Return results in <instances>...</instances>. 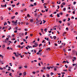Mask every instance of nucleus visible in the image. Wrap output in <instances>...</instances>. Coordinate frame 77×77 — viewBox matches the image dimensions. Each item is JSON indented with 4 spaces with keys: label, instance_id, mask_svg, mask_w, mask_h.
I'll return each instance as SVG.
<instances>
[{
    "label": "nucleus",
    "instance_id": "864d4df0",
    "mask_svg": "<svg viewBox=\"0 0 77 77\" xmlns=\"http://www.w3.org/2000/svg\"><path fill=\"white\" fill-rule=\"evenodd\" d=\"M73 59L74 60H75L76 59V58L75 57H73Z\"/></svg>",
    "mask_w": 77,
    "mask_h": 77
},
{
    "label": "nucleus",
    "instance_id": "9d476101",
    "mask_svg": "<svg viewBox=\"0 0 77 77\" xmlns=\"http://www.w3.org/2000/svg\"><path fill=\"white\" fill-rule=\"evenodd\" d=\"M44 31H45V32H47V29L46 28V29H45Z\"/></svg>",
    "mask_w": 77,
    "mask_h": 77
},
{
    "label": "nucleus",
    "instance_id": "052dcab7",
    "mask_svg": "<svg viewBox=\"0 0 77 77\" xmlns=\"http://www.w3.org/2000/svg\"><path fill=\"white\" fill-rule=\"evenodd\" d=\"M37 41H39V38H37Z\"/></svg>",
    "mask_w": 77,
    "mask_h": 77
},
{
    "label": "nucleus",
    "instance_id": "c9c22d12",
    "mask_svg": "<svg viewBox=\"0 0 77 77\" xmlns=\"http://www.w3.org/2000/svg\"><path fill=\"white\" fill-rule=\"evenodd\" d=\"M15 56H16V57H18L19 56H18V55L17 54H16V55H15Z\"/></svg>",
    "mask_w": 77,
    "mask_h": 77
},
{
    "label": "nucleus",
    "instance_id": "a18cd8bd",
    "mask_svg": "<svg viewBox=\"0 0 77 77\" xmlns=\"http://www.w3.org/2000/svg\"><path fill=\"white\" fill-rule=\"evenodd\" d=\"M7 50H9L10 49V48H9V47H8L7 48Z\"/></svg>",
    "mask_w": 77,
    "mask_h": 77
},
{
    "label": "nucleus",
    "instance_id": "ea45409f",
    "mask_svg": "<svg viewBox=\"0 0 77 77\" xmlns=\"http://www.w3.org/2000/svg\"><path fill=\"white\" fill-rule=\"evenodd\" d=\"M57 7H58V8H57V9H59V8H60V7L58 5L57 6Z\"/></svg>",
    "mask_w": 77,
    "mask_h": 77
},
{
    "label": "nucleus",
    "instance_id": "5fc2aeb1",
    "mask_svg": "<svg viewBox=\"0 0 77 77\" xmlns=\"http://www.w3.org/2000/svg\"><path fill=\"white\" fill-rule=\"evenodd\" d=\"M7 23H9V24H10L11 23V22L9 21H8L7 22Z\"/></svg>",
    "mask_w": 77,
    "mask_h": 77
},
{
    "label": "nucleus",
    "instance_id": "423d86ee",
    "mask_svg": "<svg viewBox=\"0 0 77 77\" xmlns=\"http://www.w3.org/2000/svg\"><path fill=\"white\" fill-rule=\"evenodd\" d=\"M17 21H18V20H16L15 21V26H16V25H17Z\"/></svg>",
    "mask_w": 77,
    "mask_h": 77
},
{
    "label": "nucleus",
    "instance_id": "49530a36",
    "mask_svg": "<svg viewBox=\"0 0 77 77\" xmlns=\"http://www.w3.org/2000/svg\"><path fill=\"white\" fill-rule=\"evenodd\" d=\"M36 24H37V25H39V23H38V22H36Z\"/></svg>",
    "mask_w": 77,
    "mask_h": 77
},
{
    "label": "nucleus",
    "instance_id": "a211bd4d",
    "mask_svg": "<svg viewBox=\"0 0 77 77\" xmlns=\"http://www.w3.org/2000/svg\"><path fill=\"white\" fill-rule=\"evenodd\" d=\"M1 19L2 20H3V17L2 16L1 17Z\"/></svg>",
    "mask_w": 77,
    "mask_h": 77
},
{
    "label": "nucleus",
    "instance_id": "603ef678",
    "mask_svg": "<svg viewBox=\"0 0 77 77\" xmlns=\"http://www.w3.org/2000/svg\"><path fill=\"white\" fill-rule=\"evenodd\" d=\"M24 44V42H22V43H20L21 45H23Z\"/></svg>",
    "mask_w": 77,
    "mask_h": 77
},
{
    "label": "nucleus",
    "instance_id": "13d9d810",
    "mask_svg": "<svg viewBox=\"0 0 77 77\" xmlns=\"http://www.w3.org/2000/svg\"><path fill=\"white\" fill-rule=\"evenodd\" d=\"M21 68H22V67H19L18 68V69H21Z\"/></svg>",
    "mask_w": 77,
    "mask_h": 77
},
{
    "label": "nucleus",
    "instance_id": "8fccbe9b",
    "mask_svg": "<svg viewBox=\"0 0 77 77\" xmlns=\"http://www.w3.org/2000/svg\"><path fill=\"white\" fill-rule=\"evenodd\" d=\"M67 21H70V18H68V20H67Z\"/></svg>",
    "mask_w": 77,
    "mask_h": 77
},
{
    "label": "nucleus",
    "instance_id": "58836bf2",
    "mask_svg": "<svg viewBox=\"0 0 77 77\" xmlns=\"http://www.w3.org/2000/svg\"><path fill=\"white\" fill-rule=\"evenodd\" d=\"M45 12V11H43V10H42V12Z\"/></svg>",
    "mask_w": 77,
    "mask_h": 77
},
{
    "label": "nucleus",
    "instance_id": "4d7b16f0",
    "mask_svg": "<svg viewBox=\"0 0 77 77\" xmlns=\"http://www.w3.org/2000/svg\"><path fill=\"white\" fill-rule=\"evenodd\" d=\"M36 72H35V71H34L33 72H32V73L34 74H35V73Z\"/></svg>",
    "mask_w": 77,
    "mask_h": 77
},
{
    "label": "nucleus",
    "instance_id": "e2e57ef3",
    "mask_svg": "<svg viewBox=\"0 0 77 77\" xmlns=\"http://www.w3.org/2000/svg\"><path fill=\"white\" fill-rule=\"evenodd\" d=\"M18 12H16L15 13V15H18Z\"/></svg>",
    "mask_w": 77,
    "mask_h": 77
},
{
    "label": "nucleus",
    "instance_id": "2f4dec72",
    "mask_svg": "<svg viewBox=\"0 0 77 77\" xmlns=\"http://www.w3.org/2000/svg\"><path fill=\"white\" fill-rule=\"evenodd\" d=\"M18 27H16L15 28L16 30H18Z\"/></svg>",
    "mask_w": 77,
    "mask_h": 77
},
{
    "label": "nucleus",
    "instance_id": "b1692460",
    "mask_svg": "<svg viewBox=\"0 0 77 77\" xmlns=\"http://www.w3.org/2000/svg\"><path fill=\"white\" fill-rule=\"evenodd\" d=\"M5 45H3V46H2V48H5Z\"/></svg>",
    "mask_w": 77,
    "mask_h": 77
},
{
    "label": "nucleus",
    "instance_id": "f257e3e1",
    "mask_svg": "<svg viewBox=\"0 0 77 77\" xmlns=\"http://www.w3.org/2000/svg\"><path fill=\"white\" fill-rule=\"evenodd\" d=\"M8 40H9V38H7L6 39H5V41L4 42H5V43H7V42H8Z\"/></svg>",
    "mask_w": 77,
    "mask_h": 77
},
{
    "label": "nucleus",
    "instance_id": "79ce46f5",
    "mask_svg": "<svg viewBox=\"0 0 77 77\" xmlns=\"http://www.w3.org/2000/svg\"><path fill=\"white\" fill-rule=\"evenodd\" d=\"M47 77H50V75H49V74H48L47 75Z\"/></svg>",
    "mask_w": 77,
    "mask_h": 77
},
{
    "label": "nucleus",
    "instance_id": "7c9ffc66",
    "mask_svg": "<svg viewBox=\"0 0 77 77\" xmlns=\"http://www.w3.org/2000/svg\"><path fill=\"white\" fill-rule=\"evenodd\" d=\"M53 38H54V39H56V36H54Z\"/></svg>",
    "mask_w": 77,
    "mask_h": 77
},
{
    "label": "nucleus",
    "instance_id": "f8f14e48",
    "mask_svg": "<svg viewBox=\"0 0 77 77\" xmlns=\"http://www.w3.org/2000/svg\"><path fill=\"white\" fill-rule=\"evenodd\" d=\"M59 15H63V13L62 12H61L60 13V14H59Z\"/></svg>",
    "mask_w": 77,
    "mask_h": 77
},
{
    "label": "nucleus",
    "instance_id": "a878e982",
    "mask_svg": "<svg viewBox=\"0 0 77 77\" xmlns=\"http://www.w3.org/2000/svg\"><path fill=\"white\" fill-rule=\"evenodd\" d=\"M30 21L31 23H32L33 22V19L30 20Z\"/></svg>",
    "mask_w": 77,
    "mask_h": 77
},
{
    "label": "nucleus",
    "instance_id": "1a4fd4ad",
    "mask_svg": "<svg viewBox=\"0 0 77 77\" xmlns=\"http://www.w3.org/2000/svg\"><path fill=\"white\" fill-rule=\"evenodd\" d=\"M50 50L51 49H50V48H47L46 49L47 50Z\"/></svg>",
    "mask_w": 77,
    "mask_h": 77
},
{
    "label": "nucleus",
    "instance_id": "338daca9",
    "mask_svg": "<svg viewBox=\"0 0 77 77\" xmlns=\"http://www.w3.org/2000/svg\"><path fill=\"white\" fill-rule=\"evenodd\" d=\"M48 43H49V44H48L49 45H50V42L49 41L48 42Z\"/></svg>",
    "mask_w": 77,
    "mask_h": 77
},
{
    "label": "nucleus",
    "instance_id": "4468645a",
    "mask_svg": "<svg viewBox=\"0 0 77 77\" xmlns=\"http://www.w3.org/2000/svg\"><path fill=\"white\" fill-rule=\"evenodd\" d=\"M47 69H50V67H47Z\"/></svg>",
    "mask_w": 77,
    "mask_h": 77
},
{
    "label": "nucleus",
    "instance_id": "2eb2a0df",
    "mask_svg": "<svg viewBox=\"0 0 77 77\" xmlns=\"http://www.w3.org/2000/svg\"><path fill=\"white\" fill-rule=\"evenodd\" d=\"M45 67H42V69H45Z\"/></svg>",
    "mask_w": 77,
    "mask_h": 77
},
{
    "label": "nucleus",
    "instance_id": "20e7f679",
    "mask_svg": "<svg viewBox=\"0 0 77 77\" xmlns=\"http://www.w3.org/2000/svg\"><path fill=\"white\" fill-rule=\"evenodd\" d=\"M71 67H70L69 68L68 70L70 71V72H71Z\"/></svg>",
    "mask_w": 77,
    "mask_h": 77
},
{
    "label": "nucleus",
    "instance_id": "6ab92c4d",
    "mask_svg": "<svg viewBox=\"0 0 77 77\" xmlns=\"http://www.w3.org/2000/svg\"><path fill=\"white\" fill-rule=\"evenodd\" d=\"M9 76H12V73H11L9 74Z\"/></svg>",
    "mask_w": 77,
    "mask_h": 77
},
{
    "label": "nucleus",
    "instance_id": "39448f33",
    "mask_svg": "<svg viewBox=\"0 0 77 77\" xmlns=\"http://www.w3.org/2000/svg\"><path fill=\"white\" fill-rule=\"evenodd\" d=\"M35 45H36L37 46H38V43L37 42H35L34 43Z\"/></svg>",
    "mask_w": 77,
    "mask_h": 77
},
{
    "label": "nucleus",
    "instance_id": "c03bdc74",
    "mask_svg": "<svg viewBox=\"0 0 77 77\" xmlns=\"http://www.w3.org/2000/svg\"><path fill=\"white\" fill-rule=\"evenodd\" d=\"M24 68H27V66H24Z\"/></svg>",
    "mask_w": 77,
    "mask_h": 77
},
{
    "label": "nucleus",
    "instance_id": "37998d69",
    "mask_svg": "<svg viewBox=\"0 0 77 77\" xmlns=\"http://www.w3.org/2000/svg\"><path fill=\"white\" fill-rule=\"evenodd\" d=\"M39 72V70H38V71H37L35 72L36 73H38V72Z\"/></svg>",
    "mask_w": 77,
    "mask_h": 77
},
{
    "label": "nucleus",
    "instance_id": "aec40b11",
    "mask_svg": "<svg viewBox=\"0 0 77 77\" xmlns=\"http://www.w3.org/2000/svg\"><path fill=\"white\" fill-rule=\"evenodd\" d=\"M15 16H13L12 17H11V19H14V18H15Z\"/></svg>",
    "mask_w": 77,
    "mask_h": 77
},
{
    "label": "nucleus",
    "instance_id": "e433bc0d",
    "mask_svg": "<svg viewBox=\"0 0 77 77\" xmlns=\"http://www.w3.org/2000/svg\"><path fill=\"white\" fill-rule=\"evenodd\" d=\"M63 50L64 51V52H66V50L65 49H63Z\"/></svg>",
    "mask_w": 77,
    "mask_h": 77
},
{
    "label": "nucleus",
    "instance_id": "69168bd1",
    "mask_svg": "<svg viewBox=\"0 0 77 77\" xmlns=\"http://www.w3.org/2000/svg\"><path fill=\"white\" fill-rule=\"evenodd\" d=\"M11 29H12V28H11V27H9V28H8V30H11Z\"/></svg>",
    "mask_w": 77,
    "mask_h": 77
},
{
    "label": "nucleus",
    "instance_id": "a19ab883",
    "mask_svg": "<svg viewBox=\"0 0 77 77\" xmlns=\"http://www.w3.org/2000/svg\"><path fill=\"white\" fill-rule=\"evenodd\" d=\"M12 58L13 60H15V57H13Z\"/></svg>",
    "mask_w": 77,
    "mask_h": 77
},
{
    "label": "nucleus",
    "instance_id": "bb28decb",
    "mask_svg": "<svg viewBox=\"0 0 77 77\" xmlns=\"http://www.w3.org/2000/svg\"><path fill=\"white\" fill-rule=\"evenodd\" d=\"M57 17H60V16L59 15V14H57Z\"/></svg>",
    "mask_w": 77,
    "mask_h": 77
},
{
    "label": "nucleus",
    "instance_id": "de8ad7c7",
    "mask_svg": "<svg viewBox=\"0 0 77 77\" xmlns=\"http://www.w3.org/2000/svg\"><path fill=\"white\" fill-rule=\"evenodd\" d=\"M41 72H44V71L43 70H41Z\"/></svg>",
    "mask_w": 77,
    "mask_h": 77
},
{
    "label": "nucleus",
    "instance_id": "ddd939ff",
    "mask_svg": "<svg viewBox=\"0 0 77 77\" xmlns=\"http://www.w3.org/2000/svg\"><path fill=\"white\" fill-rule=\"evenodd\" d=\"M65 3L64 2H63L62 3V5H65Z\"/></svg>",
    "mask_w": 77,
    "mask_h": 77
},
{
    "label": "nucleus",
    "instance_id": "0e129e2a",
    "mask_svg": "<svg viewBox=\"0 0 77 77\" xmlns=\"http://www.w3.org/2000/svg\"><path fill=\"white\" fill-rule=\"evenodd\" d=\"M22 75V73H19V75Z\"/></svg>",
    "mask_w": 77,
    "mask_h": 77
},
{
    "label": "nucleus",
    "instance_id": "393cba45",
    "mask_svg": "<svg viewBox=\"0 0 77 77\" xmlns=\"http://www.w3.org/2000/svg\"><path fill=\"white\" fill-rule=\"evenodd\" d=\"M59 23H60V24H61V23H62V21L61 20L59 21Z\"/></svg>",
    "mask_w": 77,
    "mask_h": 77
},
{
    "label": "nucleus",
    "instance_id": "4be33fe9",
    "mask_svg": "<svg viewBox=\"0 0 77 77\" xmlns=\"http://www.w3.org/2000/svg\"><path fill=\"white\" fill-rule=\"evenodd\" d=\"M63 5L62 4H61V5L60 8H63Z\"/></svg>",
    "mask_w": 77,
    "mask_h": 77
},
{
    "label": "nucleus",
    "instance_id": "c756f323",
    "mask_svg": "<svg viewBox=\"0 0 77 77\" xmlns=\"http://www.w3.org/2000/svg\"><path fill=\"white\" fill-rule=\"evenodd\" d=\"M67 25L68 26H70V23H67Z\"/></svg>",
    "mask_w": 77,
    "mask_h": 77
},
{
    "label": "nucleus",
    "instance_id": "f704fd0d",
    "mask_svg": "<svg viewBox=\"0 0 77 77\" xmlns=\"http://www.w3.org/2000/svg\"><path fill=\"white\" fill-rule=\"evenodd\" d=\"M8 9H9V11H11V8H8Z\"/></svg>",
    "mask_w": 77,
    "mask_h": 77
},
{
    "label": "nucleus",
    "instance_id": "6e6d98bb",
    "mask_svg": "<svg viewBox=\"0 0 77 77\" xmlns=\"http://www.w3.org/2000/svg\"><path fill=\"white\" fill-rule=\"evenodd\" d=\"M72 13L73 14H75V11H73Z\"/></svg>",
    "mask_w": 77,
    "mask_h": 77
},
{
    "label": "nucleus",
    "instance_id": "72a5a7b5",
    "mask_svg": "<svg viewBox=\"0 0 77 77\" xmlns=\"http://www.w3.org/2000/svg\"><path fill=\"white\" fill-rule=\"evenodd\" d=\"M75 65H76V64H72V66H74Z\"/></svg>",
    "mask_w": 77,
    "mask_h": 77
},
{
    "label": "nucleus",
    "instance_id": "473e14b6",
    "mask_svg": "<svg viewBox=\"0 0 77 77\" xmlns=\"http://www.w3.org/2000/svg\"><path fill=\"white\" fill-rule=\"evenodd\" d=\"M34 16H35V17H36V16H37V13H35L34 14Z\"/></svg>",
    "mask_w": 77,
    "mask_h": 77
},
{
    "label": "nucleus",
    "instance_id": "7ed1b4c3",
    "mask_svg": "<svg viewBox=\"0 0 77 77\" xmlns=\"http://www.w3.org/2000/svg\"><path fill=\"white\" fill-rule=\"evenodd\" d=\"M27 47H28L29 48H32V46H29V45H27Z\"/></svg>",
    "mask_w": 77,
    "mask_h": 77
},
{
    "label": "nucleus",
    "instance_id": "3c124183",
    "mask_svg": "<svg viewBox=\"0 0 77 77\" xmlns=\"http://www.w3.org/2000/svg\"><path fill=\"white\" fill-rule=\"evenodd\" d=\"M48 39H49V38H47L46 40H47V41H49L50 40H49Z\"/></svg>",
    "mask_w": 77,
    "mask_h": 77
},
{
    "label": "nucleus",
    "instance_id": "4c0bfd02",
    "mask_svg": "<svg viewBox=\"0 0 77 77\" xmlns=\"http://www.w3.org/2000/svg\"><path fill=\"white\" fill-rule=\"evenodd\" d=\"M43 23H45L46 22V21H45V20H43Z\"/></svg>",
    "mask_w": 77,
    "mask_h": 77
},
{
    "label": "nucleus",
    "instance_id": "5701e85b",
    "mask_svg": "<svg viewBox=\"0 0 77 77\" xmlns=\"http://www.w3.org/2000/svg\"><path fill=\"white\" fill-rule=\"evenodd\" d=\"M51 76L52 75L54 74V73H53L52 72H51Z\"/></svg>",
    "mask_w": 77,
    "mask_h": 77
},
{
    "label": "nucleus",
    "instance_id": "f3484780",
    "mask_svg": "<svg viewBox=\"0 0 77 77\" xmlns=\"http://www.w3.org/2000/svg\"><path fill=\"white\" fill-rule=\"evenodd\" d=\"M63 11H66V8H64L63 9Z\"/></svg>",
    "mask_w": 77,
    "mask_h": 77
},
{
    "label": "nucleus",
    "instance_id": "6e6552de",
    "mask_svg": "<svg viewBox=\"0 0 77 77\" xmlns=\"http://www.w3.org/2000/svg\"><path fill=\"white\" fill-rule=\"evenodd\" d=\"M23 75H26V74H27V73L26 72H23Z\"/></svg>",
    "mask_w": 77,
    "mask_h": 77
},
{
    "label": "nucleus",
    "instance_id": "774afa93",
    "mask_svg": "<svg viewBox=\"0 0 77 77\" xmlns=\"http://www.w3.org/2000/svg\"><path fill=\"white\" fill-rule=\"evenodd\" d=\"M12 23H14L15 24V21H12Z\"/></svg>",
    "mask_w": 77,
    "mask_h": 77
},
{
    "label": "nucleus",
    "instance_id": "680f3d73",
    "mask_svg": "<svg viewBox=\"0 0 77 77\" xmlns=\"http://www.w3.org/2000/svg\"><path fill=\"white\" fill-rule=\"evenodd\" d=\"M66 30H69L68 28V27L66 28Z\"/></svg>",
    "mask_w": 77,
    "mask_h": 77
},
{
    "label": "nucleus",
    "instance_id": "c85d7f7f",
    "mask_svg": "<svg viewBox=\"0 0 77 77\" xmlns=\"http://www.w3.org/2000/svg\"><path fill=\"white\" fill-rule=\"evenodd\" d=\"M73 5H75V4H76V2H73Z\"/></svg>",
    "mask_w": 77,
    "mask_h": 77
},
{
    "label": "nucleus",
    "instance_id": "bf43d9fd",
    "mask_svg": "<svg viewBox=\"0 0 77 77\" xmlns=\"http://www.w3.org/2000/svg\"><path fill=\"white\" fill-rule=\"evenodd\" d=\"M62 66H63L62 65H60V68L61 67H62Z\"/></svg>",
    "mask_w": 77,
    "mask_h": 77
},
{
    "label": "nucleus",
    "instance_id": "cd10ccee",
    "mask_svg": "<svg viewBox=\"0 0 77 77\" xmlns=\"http://www.w3.org/2000/svg\"><path fill=\"white\" fill-rule=\"evenodd\" d=\"M6 25H7V23H6V22L5 23H4V26H6Z\"/></svg>",
    "mask_w": 77,
    "mask_h": 77
},
{
    "label": "nucleus",
    "instance_id": "412c9836",
    "mask_svg": "<svg viewBox=\"0 0 77 77\" xmlns=\"http://www.w3.org/2000/svg\"><path fill=\"white\" fill-rule=\"evenodd\" d=\"M53 15V14H51L50 16L49 17H53V16H52Z\"/></svg>",
    "mask_w": 77,
    "mask_h": 77
},
{
    "label": "nucleus",
    "instance_id": "09e8293b",
    "mask_svg": "<svg viewBox=\"0 0 77 77\" xmlns=\"http://www.w3.org/2000/svg\"><path fill=\"white\" fill-rule=\"evenodd\" d=\"M34 6H36V3L35 2L34 3Z\"/></svg>",
    "mask_w": 77,
    "mask_h": 77
},
{
    "label": "nucleus",
    "instance_id": "f03ea898",
    "mask_svg": "<svg viewBox=\"0 0 77 77\" xmlns=\"http://www.w3.org/2000/svg\"><path fill=\"white\" fill-rule=\"evenodd\" d=\"M1 7H2V8L3 7H6V4H5V5H1Z\"/></svg>",
    "mask_w": 77,
    "mask_h": 77
},
{
    "label": "nucleus",
    "instance_id": "dca6fc26",
    "mask_svg": "<svg viewBox=\"0 0 77 77\" xmlns=\"http://www.w3.org/2000/svg\"><path fill=\"white\" fill-rule=\"evenodd\" d=\"M27 17H29H29H30V15L29 14H27Z\"/></svg>",
    "mask_w": 77,
    "mask_h": 77
},
{
    "label": "nucleus",
    "instance_id": "9b49d317",
    "mask_svg": "<svg viewBox=\"0 0 77 77\" xmlns=\"http://www.w3.org/2000/svg\"><path fill=\"white\" fill-rule=\"evenodd\" d=\"M33 6H34L32 4L30 5L29 7H30V6H31V7H33Z\"/></svg>",
    "mask_w": 77,
    "mask_h": 77
},
{
    "label": "nucleus",
    "instance_id": "0eeeda50",
    "mask_svg": "<svg viewBox=\"0 0 77 77\" xmlns=\"http://www.w3.org/2000/svg\"><path fill=\"white\" fill-rule=\"evenodd\" d=\"M66 33V32L63 33V36H65V35L66 36V35H65Z\"/></svg>",
    "mask_w": 77,
    "mask_h": 77
}]
</instances>
